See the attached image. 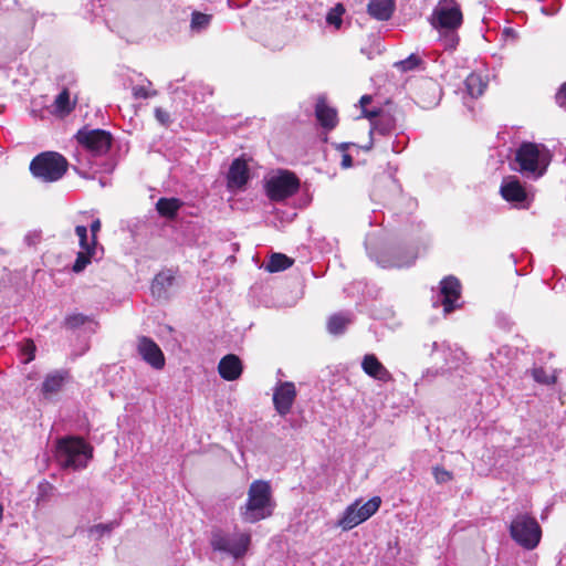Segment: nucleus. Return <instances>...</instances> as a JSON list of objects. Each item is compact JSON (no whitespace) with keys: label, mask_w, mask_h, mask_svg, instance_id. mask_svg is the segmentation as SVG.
Instances as JSON below:
<instances>
[{"label":"nucleus","mask_w":566,"mask_h":566,"mask_svg":"<svg viewBox=\"0 0 566 566\" xmlns=\"http://www.w3.org/2000/svg\"><path fill=\"white\" fill-rule=\"evenodd\" d=\"M551 161L552 154L545 145L523 142L516 148L510 165L523 178L536 181L546 174Z\"/></svg>","instance_id":"1"},{"label":"nucleus","mask_w":566,"mask_h":566,"mask_svg":"<svg viewBox=\"0 0 566 566\" xmlns=\"http://www.w3.org/2000/svg\"><path fill=\"white\" fill-rule=\"evenodd\" d=\"M274 506L270 483L255 480L249 486L247 502L240 507V516L243 522L254 524L270 517Z\"/></svg>","instance_id":"2"},{"label":"nucleus","mask_w":566,"mask_h":566,"mask_svg":"<svg viewBox=\"0 0 566 566\" xmlns=\"http://www.w3.org/2000/svg\"><path fill=\"white\" fill-rule=\"evenodd\" d=\"M55 458L64 469L83 470L93 458V448L83 438L64 437L56 441Z\"/></svg>","instance_id":"3"},{"label":"nucleus","mask_w":566,"mask_h":566,"mask_svg":"<svg viewBox=\"0 0 566 566\" xmlns=\"http://www.w3.org/2000/svg\"><path fill=\"white\" fill-rule=\"evenodd\" d=\"M370 259L384 269H402L415 264L418 253L415 247L391 242L380 251H375L366 245Z\"/></svg>","instance_id":"4"},{"label":"nucleus","mask_w":566,"mask_h":566,"mask_svg":"<svg viewBox=\"0 0 566 566\" xmlns=\"http://www.w3.org/2000/svg\"><path fill=\"white\" fill-rule=\"evenodd\" d=\"M251 545V535L235 528L228 532L222 528H214L210 535V546L213 552L231 556L234 559L242 558Z\"/></svg>","instance_id":"5"},{"label":"nucleus","mask_w":566,"mask_h":566,"mask_svg":"<svg viewBox=\"0 0 566 566\" xmlns=\"http://www.w3.org/2000/svg\"><path fill=\"white\" fill-rule=\"evenodd\" d=\"M67 166V160L61 154L44 151L32 159L30 171L44 182H54L65 175Z\"/></svg>","instance_id":"6"},{"label":"nucleus","mask_w":566,"mask_h":566,"mask_svg":"<svg viewBox=\"0 0 566 566\" xmlns=\"http://www.w3.org/2000/svg\"><path fill=\"white\" fill-rule=\"evenodd\" d=\"M510 535L521 547L531 551L539 544L542 528L535 517L521 513L512 520Z\"/></svg>","instance_id":"7"},{"label":"nucleus","mask_w":566,"mask_h":566,"mask_svg":"<svg viewBox=\"0 0 566 566\" xmlns=\"http://www.w3.org/2000/svg\"><path fill=\"white\" fill-rule=\"evenodd\" d=\"M532 187H527L517 176H506L503 178L500 195L515 209H528L534 201Z\"/></svg>","instance_id":"8"},{"label":"nucleus","mask_w":566,"mask_h":566,"mask_svg":"<svg viewBox=\"0 0 566 566\" xmlns=\"http://www.w3.org/2000/svg\"><path fill=\"white\" fill-rule=\"evenodd\" d=\"M380 504L381 499L379 496H374L364 504H360V501H355L346 507L338 525L344 531H349L373 516L378 511Z\"/></svg>","instance_id":"9"},{"label":"nucleus","mask_w":566,"mask_h":566,"mask_svg":"<svg viewBox=\"0 0 566 566\" xmlns=\"http://www.w3.org/2000/svg\"><path fill=\"white\" fill-rule=\"evenodd\" d=\"M75 137L77 143L93 156L105 155L113 144L112 134L99 128L84 127L76 133Z\"/></svg>","instance_id":"10"},{"label":"nucleus","mask_w":566,"mask_h":566,"mask_svg":"<svg viewBox=\"0 0 566 566\" xmlns=\"http://www.w3.org/2000/svg\"><path fill=\"white\" fill-rule=\"evenodd\" d=\"M300 188V179L289 170H281L272 176L265 185L268 197L281 201L293 196Z\"/></svg>","instance_id":"11"},{"label":"nucleus","mask_w":566,"mask_h":566,"mask_svg":"<svg viewBox=\"0 0 566 566\" xmlns=\"http://www.w3.org/2000/svg\"><path fill=\"white\" fill-rule=\"evenodd\" d=\"M432 25L439 31L457 30L462 24V12L454 0H441L432 13Z\"/></svg>","instance_id":"12"},{"label":"nucleus","mask_w":566,"mask_h":566,"mask_svg":"<svg viewBox=\"0 0 566 566\" xmlns=\"http://www.w3.org/2000/svg\"><path fill=\"white\" fill-rule=\"evenodd\" d=\"M227 189L232 193L242 192L251 179L250 168L244 158L232 160L227 174Z\"/></svg>","instance_id":"13"},{"label":"nucleus","mask_w":566,"mask_h":566,"mask_svg":"<svg viewBox=\"0 0 566 566\" xmlns=\"http://www.w3.org/2000/svg\"><path fill=\"white\" fill-rule=\"evenodd\" d=\"M461 296V283L453 276L449 275L440 282L439 301L443 306V312L449 314L453 312L459 305L457 302Z\"/></svg>","instance_id":"14"},{"label":"nucleus","mask_w":566,"mask_h":566,"mask_svg":"<svg viewBox=\"0 0 566 566\" xmlns=\"http://www.w3.org/2000/svg\"><path fill=\"white\" fill-rule=\"evenodd\" d=\"M137 352L148 365L154 369H163L165 366V356L160 347L149 337L140 336L137 342Z\"/></svg>","instance_id":"15"},{"label":"nucleus","mask_w":566,"mask_h":566,"mask_svg":"<svg viewBox=\"0 0 566 566\" xmlns=\"http://www.w3.org/2000/svg\"><path fill=\"white\" fill-rule=\"evenodd\" d=\"M296 398V389L293 382H280L273 392V403L280 416H286Z\"/></svg>","instance_id":"16"},{"label":"nucleus","mask_w":566,"mask_h":566,"mask_svg":"<svg viewBox=\"0 0 566 566\" xmlns=\"http://www.w3.org/2000/svg\"><path fill=\"white\" fill-rule=\"evenodd\" d=\"M364 117L371 122L370 135L375 133L388 135L396 128V119L389 113L382 111H364Z\"/></svg>","instance_id":"17"},{"label":"nucleus","mask_w":566,"mask_h":566,"mask_svg":"<svg viewBox=\"0 0 566 566\" xmlns=\"http://www.w3.org/2000/svg\"><path fill=\"white\" fill-rule=\"evenodd\" d=\"M516 356V348L504 345L499 347L496 352H491L489 355V360L491 361V366L494 373L499 374L503 371L507 374L511 370V366Z\"/></svg>","instance_id":"18"},{"label":"nucleus","mask_w":566,"mask_h":566,"mask_svg":"<svg viewBox=\"0 0 566 566\" xmlns=\"http://www.w3.org/2000/svg\"><path fill=\"white\" fill-rule=\"evenodd\" d=\"M360 365L364 373L375 380L385 384L394 380L391 373L380 363L375 354H366Z\"/></svg>","instance_id":"19"},{"label":"nucleus","mask_w":566,"mask_h":566,"mask_svg":"<svg viewBox=\"0 0 566 566\" xmlns=\"http://www.w3.org/2000/svg\"><path fill=\"white\" fill-rule=\"evenodd\" d=\"M218 370L224 380H235L242 374V363L237 355L228 354L221 358Z\"/></svg>","instance_id":"20"},{"label":"nucleus","mask_w":566,"mask_h":566,"mask_svg":"<svg viewBox=\"0 0 566 566\" xmlns=\"http://www.w3.org/2000/svg\"><path fill=\"white\" fill-rule=\"evenodd\" d=\"M354 322L352 312H338L329 316L327 321V331L334 336L343 335L347 327Z\"/></svg>","instance_id":"21"},{"label":"nucleus","mask_w":566,"mask_h":566,"mask_svg":"<svg viewBox=\"0 0 566 566\" xmlns=\"http://www.w3.org/2000/svg\"><path fill=\"white\" fill-rule=\"evenodd\" d=\"M395 11L394 0H370L367 6V12L378 21H387Z\"/></svg>","instance_id":"22"},{"label":"nucleus","mask_w":566,"mask_h":566,"mask_svg":"<svg viewBox=\"0 0 566 566\" xmlns=\"http://www.w3.org/2000/svg\"><path fill=\"white\" fill-rule=\"evenodd\" d=\"M315 115L322 127L326 129H333L337 125V112L329 107L324 98L317 99Z\"/></svg>","instance_id":"23"},{"label":"nucleus","mask_w":566,"mask_h":566,"mask_svg":"<svg viewBox=\"0 0 566 566\" xmlns=\"http://www.w3.org/2000/svg\"><path fill=\"white\" fill-rule=\"evenodd\" d=\"M66 377L67 373L63 370H55L49 374L42 384V394L45 397L57 394L62 389Z\"/></svg>","instance_id":"24"},{"label":"nucleus","mask_w":566,"mask_h":566,"mask_svg":"<svg viewBox=\"0 0 566 566\" xmlns=\"http://www.w3.org/2000/svg\"><path fill=\"white\" fill-rule=\"evenodd\" d=\"M175 281L174 275L170 272L158 273L151 283V293L157 298H167L168 289Z\"/></svg>","instance_id":"25"},{"label":"nucleus","mask_w":566,"mask_h":566,"mask_svg":"<svg viewBox=\"0 0 566 566\" xmlns=\"http://www.w3.org/2000/svg\"><path fill=\"white\" fill-rule=\"evenodd\" d=\"M430 355L433 356L434 354H441L442 359L446 361L447 365L450 364V359L460 361L464 355V353L461 349L452 350L451 346L447 344L446 342L438 343L433 342L431 345Z\"/></svg>","instance_id":"26"},{"label":"nucleus","mask_w":566,"mask_h":566,"mask_svg":"<svg viewBox=\"0 0 566 566\" xmlns=\"http://www.w3.org/2000/svg\"><path fill=\"white\" fill-rule=\"evenodd\" d=\"M464 85L468 94L471 97L476 98L484 93L488 82L481 74L472 72L467 76Z\"/></svg>","instance_id":"27"},{"label":"nucleus","mask_w":566,"mask_h":566,"mask_svg":"<svg viewBox=\"0 0 566 566\" xmlns=\"http://www.w3.org/2000/svg\"><path fill=\"white\" fill-rule=\"evenodd\" d=\"M53 106H54V111H53L54 114H56L59 116H66L73 111V108L75 106V101L74 102L71 101L69 90L64 88L55 97Z\"/></svg>","instance_id":"28"},{"label":"nucleus","mask_w":566,"mask_h":566,"mask_svg":"<svg viewBox=\"0 0 566 566\" xmlns=\"http://www.w3.org/2000/svg\"><path fill=\"white\" fill-rule=\"evenodd\" d=\"M181 201L177 198H160L156 203V209L160 216L174 218L181 208Z\"/></svg>","instance_id":"29"},{"label":"nucleus","mask_w":566,"mask_h":566,"mask_svg":"<svg viewBox=\"0 0 566 566\" xmlns=\"http://www.w3.org/2000/svg\"><path fill=\"white\" fill-rule=\"evenodd\" d=\"M212 14L203 13L200 11H192L190 18V31L192 33H202L205 32L211 24Z\"/></svg>","instance_id":"30"},{"label":"nucleus","mask_w":566,"mask_h":566,"mask_svg":"<svg viewBox=\"0 0 566 566\" xmlns=\"http://www.w3.org/2000/svg\"><path fill=\"white\" fill-rule=\"evenodd\" d=\"M97 247L91 244V250H81L75 259V262L72 266V271L74 273H81L85 270V268L92 262L93 259H96Z\"/></svg>","instance_id":"31"},{"label":"nucleus","mask_w":566,"mask_h":566,"mask_svg":"<svg viewBox=\"0 0 566 566\" xmlns=\"http://www.w3.org/2000/svg\"><path fill=\"white\" fill-rule=\"evenodd\" d=\"M293 260L283 253H273L265 265V270L270 273L284 271L292 266Z\"/></svg>","instance_id":"32"},{"label":"nucleus","mask_w":566,"mask_h":566,"mask_svg":"<svg viewBox=\"0 0 566 566\" xmlns=\"http://www.w3.org/2000/svg\"><path fill=\"white\" fill-rule=\"evenodd\" d=\"M424 61L418 54H410L405 60L394 63V66L401 72H409L417 69H423Z\"/></svg>","instance_id":"33"},{"label":"nucleus","mask_w":566,"mask_h":566,"mask_svg":"<svg viewBox=\"0 0 566 566\" xmlns=\"http://www.w3.org/2000/svg\"><path fill=\"white\" fill-rule=\"evenodd\" d=\"M151 82L147 78L143 80V84L133 85L132 93L136 99H146L157 94L156 91H151Z\"/></svg>","instance_id":"34"},{"label":"nucleus","mask_w":566,"mask_h":566,"mask_svg":"<svg viewBox=\"0 0 566 566\" xmlns=\"http://www.w3.org/2000/svg\"><path fill=\"white\" fill-rule=\"evenodd\" d=\"M345 13V8L342 3H337L326 14V22L329 25L335 27V29H339L343 23V14Z\"/></svg>","instance_id":"35"},{"label":"nucleus","mask_w":566,"mask_h":566,"mask_svg":"<svg viewBox=\"0 0 566 566\" xmlns=\"http://www.w3.org/2000/svg\"><path fill=\"white\" fill-rule=\"evenodd\" d=\"M35 350H36V347H35V344L33 343V340L32 339H24L20 344L21 361L23 364L31 363L34 359V357H35Z\"/></svg>","instance_id":"36"},{"label":"nucleus","mask_w":566,"mask_h":566,"mask_svg":"<svg viewBox=\"0 0 566 566\" xmlns=\"http://www.w3.org/2000/svg\"><path fill=\"white\" fill-rule=\"evenodd\" d=\"M91 322V317L82 313H73L64 318V326L70 329H76Z\"/></svg>","instance_id":"37"},{"label":"nucleus","mask_w":566,"mask_h":566,"mask_svg":"<svg viewBox=\"0 0 566 566\" xmlns=\"http://www.w3.org/2000/svg\"><path fill=\"white\" fill-rule=\"evenodd\" d=\"M531 373L533 379L538 384L551 385L555 384L557 380L555 371L552 375H548L543 367H534Z\"/></svg>","instance_id":"38"},{"label":"nucleus","mask_w":566,"mask_h":566,"mask_svg":"<svg viewBox=\"0 0 566 566\" xmlns=\"http://www.w3.org/2000/svg\"><path fill=\"white\" fill-rule=\"evenodd\" d=\"M424 88L428 92L432 93V99H429V101L423 99L422 107L430 108V107L438 105V103L440 101V88H439L438 84L436 82L428 81L424 83Z\"/></svg>","instance_id":"39"},{"label":"nucleus","mask_w":566,"mask_h":566,"mask_svg":"<svg viewBox=\"0 0 566 566\" xmlns=\"http://www.w3.org/2000/svg\"><path fill=\"white\" fill-rule=\"evenodd\" d=\"M440 32L443 33V48L447 50L455 49L459 42V36L455 33V30H442Z\"/></svg>","instance_id":"40"},{"label":"nucleus","mask_w":566,"mask_h":566,"mask_svg":"<svg viewBox=\"0 0 566 566\" xmlns=\"http://www.w3.org/2000/svg\"><path fill=\"white\" fill-rule=\"evenodd\" d=\"M75 233L78 237L81 250H91V240L87 237V228L85 226H76Z\"/></svg>","instance_id":"41"},{"label":"nucleus","mask_w":566,"mask_h":566,"mask_svg":"<svg viewBox=\"0 0 566 566\" xmlns=\"http://www.w3.org/2000/svg\"><path fill=\"white\" fill-rule=\"evenodd\" d=\"M116 525V523L96 524L90 527V534L103 536L104 534H109Z\"/></svg>","instance_id":"42"},{"label":"nucleus","mask_w":566,"mask_h":566,"mask_svg":"<svg viewBox=\"0 0 566 566\" xmlns=\"http://www.w3.org/2000/svg\"><path fill=\"white\" fill-rule=\"evenodd\" d=\"M433 475L438 483H446L451 480L452 475L449 471L443 468H433Z\"/></svg>","instance_id":"43"},{"label":"nucleus","mask_w":566,"mask_h":566,"mask_svg":"<svg viewBox=\"0 0 566 566\" xmlns=\"http://www.w3.org/2000/svg\"><path fill=\"white\" fill-rule=\"evenodd\" d=\"M155 117L163 126L170 124V114L161 107L155 108Z\"/></svg>","instance_id":"44"},{"label":"nucleus","mask_w":566,"mask_h":566,"mask_svg":"<svg viewBox=\"0 0 566 566\" xmlns=\"http://www.w3.org/2000/svg\"><path fill=\"white\" fill-rule=\"evenodd\" d=\"M90 230H91V234H92L91 244L97 247V233L101 230V220L99 219H95L91 223Z\"/></svg>","instance_id":"45"},{"label":"nucleus","mask_w":566,"mask_h":566,"mask_svg":"<svg viewBox=\"0 0 566 566\" xmlns=\"http://www.w3.org/2000/svg\"><path fill=\"white\" fill-rule=\"evenodd\" d=\"M556 103L560 106L566 104V82L563 83L555 95Z\"/></svg>","instance_id":"46"},{"label":"nucleus","mask_w":566,"mask_h":566,"mask_svg":"<svg viewBox=\"0 0 566 566\" xmlns=\"http://www.w3.org/2000/svg\"><path fill=\"white\" fill-rule=\"evenodd\" d=\"M40 240V235L38 233H28L25 237H24V242L28 244V245H35Z\"/></svg>","instance_id":"47"},{"label":"nucleus","mask_w":566,"mask_h":566,"mask_svg":"<svg viewBox=\"0 0 566 566\" xmlns=\"http://www.w3.org/2000/svg\"><path fill=\"white\" fill-rule=\"evenodd\" d=\"M340 165H342L343 168L352 167L353 166V158H352V156L348 155V154H343Z\"/></svg>","instance_id":"48"},{"label":"nucleus","mask_w":566,"mask_h":566,"mask_svg":"<svg viewBox=\"0 0 566 566\" xmlns=\"http://www.w3.org/2000/svg\"><path fill=\"white\" fill-rule=\"evenodd\" d=\"M371 102V96L370 95H363L359 99V105L361 107V111H367L366 109V105H368L369 103Z\"/></svg>","instance_id":"49"},{"label":"nucleus","mask_w":566,"mask_h":566,"mask_svg":"<svg viewBox=\"0 0 566 566\" xmlns=\"http://www.w3.org/2000/svg\"><path fill=\"white\" fill-rule=\"evenodd\" d=\"M360 52L366 55L369 60L374 57L373 52L367 51L366 49H361Z\"/></svg>","instance_id":"50"},{"label":"nucleus","mask_w":566,"mask_h":566,"mask_svg":"<svg viewBox=\"0 0 566 566\" xmlns=\"http://www.w3.org/2000/svg\"><path fill=\"white\" fill-rule=\"evenodd\" d=\"M391 149L395 153H399L400 151V149L398 148V144H395V143H392Z\"/></svg>","instance_id":"51"},{"label":"nucleus","mask_w":566,"mask_h":566,"mask_svg":"<svg viewBox=\"0 0 566 566\" xmlns=\"http://www.w3.org/2000/svg\"><path fill=\"white\" fill-rule=\"evenodd\" d=\"M2 517H3V505L0 503V522L2 521Z\"/></svg>","instance_id":"52"},{"label":"nucleus","mask_w":566,"mask_h":566,"mask_svg":"<svg viewBox=\"0 0 566 566\" xmlns=\"http://www.w3.org/2000/svg\"><path fill=\"white\" fill-rule=\"evenodd\" d=\"M370 148H371V143L368 146L364 147L365 150H369Z\"/></svg>","instance_id":"53"},{"label":"nucleus","mask_w":566,"mask_h":566,"mask_svg":"<svg viewBox=\"0 0 566 566\" xmlns=\"http://www.w3.org/2000/svg\"><path fill=\"white\" fill-rule=\"evenodd\" d=\"M542 11L545 13V14H548V12L546 11L545 8H542Z\"/></svg>","instance_id":"54"}]
</instances>
